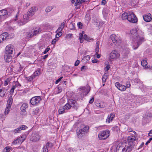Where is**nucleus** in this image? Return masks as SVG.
<instances>
[{
  "label": "nucleus",
  "mask_w": 152,
  "mask_h": 152,
  "mask_svg": "<svg viewBox=\"0 0 152 152\" xmlns=\"http://www.w3.org/2000/svg\"><path fill=\"white\" fill-rule=\"evenodd\" d=\"M132 35V48L136 50L139 46L144 41L143 37V32L138 28H134L130 31Z\"/></svg>",
  "instance_id": "obj_1"
},
{
  "label": "nucleus",
  "mask_w": 152,
  "mask_h": 152,
  "mask_svg": "<svg viewBox=\"0 0 152 152\" xmlns=\"http://www.w3.org/2000/svg\"><path fill=\"white\" fill-rule=\"evenodd\" d=\"M117 145L116 152H130L132 151V147L129 146L126 143L119 142Z\"/></svg>",
  "instance_id": "obj_2"
},
{
  "label": "nucleus",
  "mask_w": 152,
  "mask_h": 152,
  "mask_svg": "<svg viewBox=\"0 0 152 152\" xmlns=\"http://www.w3.org/2000/svg\"><path fill=\"white\" fill-rule=\"evenodd\" d=\"M34 8H31L30 9L27 14L23 15V19L18 22V24L20 26L26 23L29 20V18L34 14Z\"/></svg>",
  "instance_id": "obj_3"
},
{
  "label": "nucleus",
  "mask_w": 152,
  "mask_h": 152,
  "mask_svg": "<svg viewBox=\"0 0 152 152\" xmlns=\"http://www.w3.org/2000/svg\"><path fill=\"white\" fill-rule=\"evenodd\" d=\"M120 54L116 50H112L109 54V59L110 61L116 60L120 58Z\"/></svg>",
  "instance_id": "obj_4"
},
{
  "label": "nucleus",
  "mask_w": 152,
  "mask_h": 152,
  "mask_svg": "<svg viewBox=\"0 0 152 152\" xmlns=\"http://www.w3.org/2000/svg\"><path fill=\"white\" fill-rule=\"evenodd\" d=\"M110 133V131L108 129L100 132L98 135V138L100 140H105L109 137Z\"/></svg>",
  "instance_id": "obj_5"
},
{
  "label": "nucleus",
  "mask_w": 152,
  "mask_h": 152,
  "mask_svg": "<svg viewBox=\"0 0 152 152\" xmlns=\"http://www.w3.org/2000/svg\"><path fill=\"white\" fill-rule=\"evenodd\" d=\"M133 135L130 136L128 137V142L127 144L129 146H131L132 147L131 149L133 147L134 144V141L136 140V137L135 136L136 135V132L135 131L133 132V134H132Z\"/></svg>",
  "instance_id": "obj_6"
},
{
  "label": "nucleus",
  "mask_w": 152,
  "mask_h": 152,
  "mask_svg": "<svg viewBox=\"0 0 152 152\" xmlns=\"http://www.w3.org/2000/svg\"><path fill=\"white\" fill-rule=\"evenodd\" d=\"M81 127L82 129H80L77 131V135L78 137L81 136L83 133L87 132L89 131V127L88 126L82 125L81 126Z\"/></svg>",
  "instance_id": "obj_7"
},
{
  "label": "nucleus",
  "mask_w": 152,
  "mask_h": 152,
  "mask_svg": "<svg viewBox=\"0 0 152 152\" xmlns=\"http://www.w3.org/2000/svg\"><path fill=\"white\" fill-rule=\"evenodd\" d=\"M128 20L131 23H136L137 22V19L134 13L130 12H129V16H128Z\"/></svg>",
  "instance_id": "obj_8"
},
{
  "label": "nucleus",
  "mask_w": 152,
  "mask_h": 152,
  "mask_svg": "<svg viewBox=\"0 0 152 152\" xmlns=\"http://www.w3.org/2000/svg\"><path fill=\"white\" fill-rule=\"evenodd\" d=\"M8 16V13L7 10L3 9L0 10V22L6 19Z\"/></svg>",
  "instance_id": "obj_9"
},
{
  "label": "nucleus",
  "mask_w": 152,
  "mask_h": 152,
  "mask_svg": "<svg viewBox=\"0 0 152 152\" xmlns=\"http://www.w3.org/2000/svg\"><path fill=\"white\" fill-rule=\"evenodd\" d=\"M110 37L112 42L115 45H118L121 42L120 38L115 34H112Z\"/></svg>",
  "instance_id": "obj_10"
},
{
  "label": "nucleus",
  "mask_w": 152,
  "mask_h": 152,
  "mask_svg": "<svg viewBox=\"0 0 152 152\" xmlns=\"http://www.w3.org/2000/svg\"><path fill=\"white\" fill-rule=\"evenodd\" d=\"M40 137V136L38 133L34 132L32 134L31 136L30 137V140L33 142H36L39 140Z\"/></svg>",
  "instance_id": "obj_11"
},
{
  "label": "nucleus",
  "mask_w": 152,
  "mask_h": 152,
  "mask_svg": "<svg viewBox=\"0 0 152 152\" xmlns=\"http://www.w3.org/2000/svg\"><path fill=\"white\" fill-rule=\"evenodd\" d=\"M41 100V98L40 96H34L31 99L30 103L33 105H36L39 103Z\"/></svg>",
  "instance_id": "obj_12"
},
{
  "label": "nucleus",
  "mask_w": 152,
  "mask_h": 152,
  "mask_svg": "<svg viewBox=\"0 0 152 152\" xmlns=\"http://www.w3.org/2000/svg\"><path fill=\"white\" fill-rule=\"evenodd\" d=\"M25 138L26 137L24 136L19 137L14 140L12 143L14 145L20 144L24 141Z\"/></svg>",
  "instance_id": "obj_13"
},
{
  "label": "nucleus",
  "mask_w": 152,
  "mask_h": 152,
  "mask_svg": "<svg viewBox=\"0 0 152 152\" xmlns=\"http://www.w3.org/2000/svg\"><path fill=\"white\" fill-rule=\"evenodd\" d=\"M14 50V47L12 45H9L6 47V52L5 53L12 54Z\"/></svg>",
  "instance_id": "obj_14"
},
{
  "label": "nucleus",
  "mask_w": 152,
  "mask_h": 152,
  "mask_svg": "<svg viewBox=\"0 0 152 152\" xmlns=\"http://www.w3.org/2000/svg\"><path fill=\"white\" fill-rule=\"evenodd\" d=\"M79 89L80 91H81L83 94H87L90 90V88L88 86L85 87H80Z\"/></svg>",
  "instance_id": "obj_15"
},
{
  "label": "nucleus",
  "mask_w": 152,
  "mask_h": 152,
  "mask_svg": "<svg viewBox=\"0 0 152 152\" xmlns=\"http://www.w3.org/2000/svg\"><path fill=\"white\" fill-rule=\"evenodd\" d=\"M115 86L118 90L121 91H125L126 89L125 86L120 84L118 82L115 83Z\"/></svg>",
  "instance_id": "obj_16"
},
{
  "label": "nucleus",
  "mask_w": 152,
  "mask_h": 152,
  "mask_svg": "<svg viewBox=\"0 0 152 152\" xmlns=\"http://www.w3.org/2000/svg\"><path fill=\"white\" fill-rule=\"evenodd\" d=\"M41 31V30L40 28H39L35 30L33 32H31V33H29L28 34V36L30 37H31L33 36H35L39 34Z\"/></svg>",
  "instance_id": "obj_17"
},
{
  "label": "nucleus",
  "mask_w": 152,
  "mask_h": 152,
  "mask_svg": "<svg viewBox=\"0 0 152 152\" xmlns=\"http://www.w3.org/2000/svg\"><path fill=\"white\" fill-rule=\"evenodd\" d=\"M115 115L114 113H111L109 115L106 120V122L108 123H109L113 121V119L115 117Z\"/></svg>",
  "instance_id": "obj_18"
},
{
  "label": "nucleus",
  "mask_w": 152,
  "mask_h": 152,
  "mask_svg": "<svg viewBox=\"0 0 152 152\" xmlns=\"http://www.w3.org/2000/svg\"><path fill=\"white\" fill-rule=\"evenodd\" d=\"M4 60L6 62H10L12 59V56L11 54L5 53L4 55Z\"/></svg>",
  "instance_id": "obj_19"
},
{
  "label": "nucleus",
  "mask_w": 152,
  "mask_h": 152,
  "mask_svg": "<svg viewBox=\"0 0 152 152\" xmlns=\"http://www.w3.org/2000/svg\"><path fill=\"white\" fill-rule=\"evenodd\" d=\"M143 18L145 21L149 22L151 21L152 20L151 15L149 13L147 15H144L143 16Z\"/></svg>",
  "instance_id": "obj_20"
},
{
  "label": "nucleus",
  "mask_w": 152,
  "mask_h": 152,
  "mask_svg": "<svg viewBox=\"0 0 152 152\" xmlns=\"http://www.w3.org/2000/svg\"><path fill=\"white\" fill-rule=\"evenodd\" d=\"M8 34L7 32H4L0 34V38L3 41L5 40L8 36Z\"/></svg>",
  "instance_id": "obj_21"
},
{
  "label": "nucleus",
  "mask_w": 152,
  "mask_h": 152,
  "mask_svg": "<svg viewBox=\"0 0 152 152\" xmlns=\"http://www.w3.org/2000/svg\"><path fill=\"white\" fill-rule=\"evenodd\" d=\"M84 32L82 31L81 33L79 34V39L80 40V42L81 43H83V42L84 37Z\"/></svg>",
  "instance_id": "obj_22"
},
{
  "label": "nucleus",
  "mask_w": 152,
  "mask_h": 152,
  "mask_svg": "<svg viewBox=\"0 0 152 152\" xmlns=\"http://www.w3.org/2000/svg\"><path fill=\"white\" fill-rule=\"evenodd\" d=\"M129 16V12L128 13L126 12H124L122 15V19L123 20H126L127 19Z\"/></svg>",
  "instance_id": "obj_23"
},
{
  "label": "nucleus",
  "mask_w": 152,
  "mask_h": 152,
  "mask_svg": "<svg viewBox=\"0 0 152 152\" xmlns=\"http://www.w3.org/2000/svg\"><path fill=\"white\" fill-rule=\"evenodd\" d=\"M58 114H61L66 112L63 107H60L58 110Z\"/></svg>",
  "instance_id": "obj_24"
},
{
  "label": "nucleus",
  "mask_w": 152,
  "mask_h": 152,
  "mask_svg": "<svg viewBox=\"0 0 152 152\" xmlns=\"http://www.w3.org/2000/svg\"><path fill=\"white\" fill-rule=\"evenodd\" d=\"M148 63L146 60H143L141 62V64L142 66L145 68H148V67L147 65Z\"/></svg>",
  "instance_id": "obj_25"
},
{
  "label": "nucleus",
  "mask_w": 152,
  "mask_h": 152,
  "mask_svg": "<svg viewBox=\"0 0 152 152\" xmlns=\"http://www.w3.org/2000/svg\"><path fill=\"white\" fill-rule=\"evenodd\" d=\"M28 107V105L26 103L23 104L20 107V109L23 111H25L26 109Z\"/></svg>",
  "instance_id": "obj_26"
},
{
  "label": "nucleus",
  "mask_w": 152,
  "mask_h": 152,
  "mask_svg": "<svg viewBox=\"0 0 152 152\" xmlns=\"http://www.w3.org/2000/svg\"><path fill=\"white\" fill-rule=\"evenodd\" d=\"M68 103L70 104L71 107H74L76 102L73 99H69L68 101Z\"/></svg>",
  "instance_id": "obj_27"
},
{
  "label": "nucleus",
  "mask_w": 152,
  "mask_h": 152,
  "mask_svg": "<svg viewBox=\"0 0 152 152\" xmlns=\"http://www.w3.org/2000/svg\"><path fill=\"white\" fill-rule=\"evenodd\" d=\"M87 0H76V1L75 3V5L77 6L81 4L86 1Z\"/></svg>",
  "instance_id": "obj_28"
},
{
  "label": "nucleus",
  "mask_w": 152,
  "mask_h": 152,
  "mask_svg": "<svg viewBox=\"0 0 152 152\" xmlns=\"http://www.w3.org/2000/svg\"><path fill=\"white\" fill-rule=\"evenodd\" d=\"M12 102V96H11L8 100L7 105L11 106Z\"/></svg>",
  "instance_id": "obj_29"
},
{
  "label": "nucleus",
  "mask_w": 152,
  "mask_h": 152,
  "mask_svg": "<svg viewBox=\"0 0 152 152\" xmlns=\"http://www.w3.org/2000/svg\"><path fill=\"white\" fill-rule=\"evenodd\" d=\"M11 106L7 105V107L5 108L4 111V114L5 115L7 114L9 111H10Z\"/></svg>",
  "instance_id": "obj_30"
},
{
  "label": "nucleus",
  "mask_w": 152,
  "mask_h": 152,
  "mask_svg": "<svg viewBox=\"0 0 152 152\" xmlns=\"http://www.w3.org/2000/svg\"><path fill=\"white\" fill-rule=\"evenodd\" d=\"M12 150L11 148L9 146L6 147L4 149L3 152H10Z\"/></svg>",
  "instance_id": "obj_31"
},
{
  "label": "nucleus",
  "mask_w": 152,
  "mask_h": 152,
  "mask_svg": "<svg viewBox=\"0 0 152 152\" xmlns=\"http://www.w3.org/2000/svg\"><path fill=\"white\" fill-rule=\"evenodd\" d=\"M63 107L66 111V110L70 109L71 107L70 104L68 103H66Z\"/></svg>",
  "instance_id": "obj_32"
},
{
  "label": "nucleus",
  "mask_w": 152,
  "mask_h": 152,
  "mask_svg": "<svg viewBox=\"0 0 152 152\" xmlns=\"http://www.w3.org/2000/svg\"><path fill=\"white\" fill-rule=\"evenodd\" d=\"M39 111V109L38 108H36L32 112V113L34 115H36L38 114Z\"/></svg>",
  "instance_id": "obj_33"
},
{
  "label": "nucleus",
  "mask_w": 152,
  "mask_h": 152,
  "mask_svg": "<svg viewBox=\"0 0 152 152\" xmlns=\"http://www.w3.org/2000/svg\"><path fill=\"white\" fill-rule=\"evenodd\" d=\"M108 77V75L106 74V73H105L104 75L103 76L102 78V81L103 83H104L106 81V80Z\"/></svg>",
  "instance_id": "obj_34"
},
{
  "label": "nucleus",
  "mask_w": 152,
  "mask_h": 152,
  "mask_svg": "<svg viewBox=\"0 0 152 152\" xmlns=\"http://www.w3.org/2000/svg\"><path fill=\"white\" fill-rule=\"evenodd\" d=\"M96 53H97L99 51V42L97 41L96 43Z\"/></svg>",
  "instance_id": "obj_35"
},
{
  "label": "nucleus",
  "mask_w": 152,
  "mask_h": 152,
  "mask_svg": "<svg viewBox=\"0 0 152 152\" xmlns=\"http://www.w3.org/2000/svg\"><path fill=\"white\" fill-rule=\"evenodd\" d=\"M84 39L89 42L93 40L92 38L88 37L87 35L85 34L84 35Z\"/></svg>",
  "instance_id": "obj_36"
},
{
  "label": "nucleus",
  "mask_w": 152,
  "mask_h": 152,
  "mask_svg": "<svg viewBox=\"0 0 152 152\" xmlns=\"http://www.w3.org/2000/svg\"><path fill=\"white\" fill-rule=\"evenodd\" d=\"M40 74V71L39 70H37L34 72L32 75H33V76L35 78V77L39 76Z\"/></svg>",
  "instance_id": "obj_37"
},
{
  "label": "nucleus",
  "mask_w": 152,
  "mask_h": 152,
  "mask_svg": "<svg viewBox=\"0 0 152 152\" xmlns=\"http://www.w3.org/2000/svg\"><path fill=\"white\" fill-rule=\"evenodd\" d=\"M26 78L28 81L31 82V81L34 78V77L33 75H32L30 76L26 77Z\"/></svg>",
  "instance_id": "obj_38"
},
{
  "label": "nucleus",
  "mask_w": 152,
  "mask_h": 152,
  "mask_svg": "<svg viewBox=\"0 0 152 152\" xmlns=\"http://www.w3.org/2000/svg\"><path fill=\"white\" fill-rule=\"evenodd\" d=\"M5 92L4 90L0 89V96L3 97L5 94Z\"/></svg>",
  "instance_id": "obj_39"
},
{
  "label": "nucleus",
  "mask_w": 152,
  "mask_h": 152,
  "mask_svg": "<svg viewBox=\"0 0 152 152\" xmlns=\"http://www.w3.org/2000/svg\"><path fill=\"white\" fill-rule=\"evenodd\" d=\"M53 9L52 7L49 6L48 7L45 9V11L46 12H50Z\"/></svg>",
  "instance_id": "obj_40"
},
{
  "label": "nucleus",
  "mask_w": 152,
  "mask_h": 152,
  "mask_svg": "<svg viewBox=\"0 0 152 152\" xmlns=\"http://www.w3.org/2000/svg\"><path fill=\"white\" fill-rule=\"evenodd\" d=\"M20 86V85L19 83L18 82L16 81L13 83L12 87H14V88H15L16 87H18Z\"/></svg>",
  "instance_id": "obj_41"
},
{
  "label": "nucleus",
  "mask_w": 152,
  "mask_h": 152,
  "mask_svg": "<svg viewBox=\"0 0 152 152\" xmlns=\"http://www.w3.org/2000/svg\"><path fill=\"white\" fill-rule=\"evenodd\" d=\"M110 68V66L108 63L106 65V66L104 68V70L106 71H107Z\"/></svg>",
  "instance_id": "obj_42"
},
{
  "label": "nucleus",
  "mask_w": 152,
  "mask_h": 152,
  "mask_svg": "<svg viewBox=\"0 0 152 152\" xmlns=\"http://www.w3.org/2000/svg\"><path fill=\"white\" fill-rule=\"evenodd\" d=\"M56 38H58L61 37L62 34V32H56Z\"/></svg>",
  "instance_id": "obj_43"
},
{
  "label": "nucleus",
  "mask_w": 152,
  "mask_h": 152,
  "mask_svg": "<svg viewBox=\"0 0 152 152\" xmlns=\"http://www.w3.org/2000/svg\"><path fill=\"white\" fill-rule=\"evenodd\" d=\"M21 130H22L21 129L20 127L19 126V127L17 129H15L13 131V132L15 133H19Z\"/></svg>",
  "instance_id": "obj_44"
},
{
  "label": "nucleus",
  "mask_w": 152,
  "mask_h": 152,
  "mask_svg": "<svg viewBox=\"0 0 152 152\" xmlns=\"http://www.w3.org/2000/svg\"><path fill=\"white\" fill-rule=\"evenodd\" d=\"M10 80L11 79L10 78H8L4 82V85L5 86L7 85L9 82L10 81Z\"/></svg>",
  "instance_id": "obj_45"
},
{
  "label": "nucleus",
  "mask_w": 152,
  "mask_h": 152,
  "mask_svg": "<svg viewBox=\"0 0 152 152\" xmlns=\"http://www.w3.org/2000/svg\"><path fill=\"white\" fill-rule=\"evenodd\" d=\"M77 26L80 29H82L83 27L82 23L80 22H78L77 23Z\"/></svg>",
  "instance_id": "obj_46"
},
{
  "label": "nucleus",
  "mask_w": 152,
  "mask_h": 152,
  "mask_svg": "<svg viewBox=\"0 0 152 152\" xmlns=\"http://www.w3.org/2000/svg\"><path fill=\"white\" fill-rule=\"evenodd\" d=\"M112 129L117 132H118L119 130V128L118 126L113 127L112 128Z\"/></svg>",
  "instance_id": "obj_47"
},
{
  "label": "nucleus",
  "mask_w": 152,
  "mask_h": 152,
  "mask_svg": "<svg viewBox=\"0 0 152 152\" xmlns=\"http://www.w3.org/2000/svg\"><path fill=\"white\" fill-rule=\"evenodd\" d=\"M20 127L21 128V129L22 130H25L27 128V126L24 125H22L20 126Z\"/></svg>",
  "instance_id": "obj_48"
},
{
  "label": "nucleus",
  "mask_w": 152,
  "mask_h": 152,
  "mask_svg": "<svg viewBox=\"0 0 152 152\" xmlns=\"http://www.w3.org/2000/svg\"><path fill=\"white\" fill-rule=\"evenodd\" d=\"M43 152H48V150L47 146H45L43 148Z\"/></svg>",
  "instance_id": "obj_49"
},
{
  "label": "nucleus",
  "mask_w": 152,
  "mask_h": 152,
  "mask_svg": "<svg viewBox=\"0 0 152 152\" xmlns=\"http://www.w3.org/2000/svg\"><path fill=\"white\" fill-rule=\"evenodd\" d=\"M58 40V39H57L56 38L54 39L52 41L51 44L52 45H55L57 41Z\"/></svg>",
  "instance_id": "obj_50"
},
{
  "label": "nucleus",
  "mask_w": 152,
  "mask_h": 152,
  "mask_svg": "<svg viewBox=\"0 0 152 152\" xmlns=\"http://www.w3.org/2000/svg\"><path fill=\"white\" fill-rule=\"evenodd\" d=\"M72 36V34H67L65 37V38L66 39H68L70 38Z\"/></svg>",
  "instance_id": "obj_51"
},
{
  "label": "nucleus",
  "mask_w": 152,
  "mask_h": 152,
  "mask_svg": "<svg viewBox=\"0 0 152 152\" xmlns=\"http://www.w3.org/2000/svg\"><path fill=\"white\" fill-rule=\"evenodd\" d=\"M56 90L57 91V93H59L62 91V89L59 87H57L56 89Z\"/></svg>",
  "instance_id": "obj_52"
},
{
  "label": "nucleus",
  "mask_w": 152,
  "mask_h": 152,
  "mask_svg": "<svg viewBox=\"0 0 152 152\" xmlns=\"http://www.w3.org/2000/svg\"><path fill=\"white\" fill-rule=\"evenodd\" d=\"M96 106L99 107L100 108H102L104 107V105H103V104L102 103H99V104H96Z\"/></svg>",
  "instance_id": "obj_53"
},
{
  "label": "nucleus",
  "mask_w": 152,
  "mask_h": 152,
  "mask_svg": "<svg viewBox=\"0 0 152 152\" xmlns=\"http://www.w3.org/2000/svg\"><path fill=\"white\" fill-rule=\"evenodd\" d=\"M63 77H60L59 78H58V80H57L55 82V83L56 84H57L63 78Z\"/></svg>",
  "instance_id": "obj_54"
},
{
  "label": "nucleus",
  "mask_w": 152,
  "mask_h": 152,
  "mask_svg": "<svg viewBox=\"0 0 152 152\" xmlns=\"http://www.w3.org/2000/svg\"><path fill=\"white\" fill-rule=\"evenodd\" d=\"M50 48H47L45 50V51L43 52V53L44 54H45L47 52H48L50 50Z\"/></svg>",
  "instance_id": "obj_55"
},
{
  "label": "nucleus",
  "mask_w": 152,
  "mask_h": 152,
  "mask_svg": "<svg viewBox=\"0 0 152 152\" xmlns=\"http://www.w3.org/2000/svg\"><path fill=\"white\" fill-rule=\"evenodd\" d=\"M62 30V29L59 27L56 31V32H62L61 31Z\"/></svg>",
  "instance_id": "obj_56"
},
{
  "label": "nucleus",
  "mask_w": 152,
  "mask_h": 152,
  "mask_svg": "<svg viewBox=\"0 0 152 152\" xmlns=\"http://www.w3.org/2000/svg\"><path fill=\"white\" fill-rule=\"evenodd\" d=\"M15 88H14V87H12V88L10 91V94L11 95L12 94V93L14 92V90Z\"/></svg>",
  "instance_id": "obj_57"
},
{
  "label": "nucleus",
  "mask_w": 152,
  "mask_h": 152,
  "mask_svg": "<svg viewBox=\"0 0 152 152\" xmlns=\"http://www.w3.org/2000/svg\"><path fill=\"white\" fill-rule=\"evenodd\" d=\"M65 23L64 22H63L61 23L59 27L61 28L62 29H63Z\"/></svg>",
  "instance_id": "obj_58"
},
{
  "label": "nucleus",
  "mask_w": 152,
  "mask_h": 152,
  "mask_svg": "<svg viewBox=\"0 0 152 152\" xmlns=\"http://www.w3.org/2000/svg\"><path fill=\"white\" fill-rule=\"evenodd\" d=\"M99 61L97 59H94L92 61V62L93 63H98Z\"/></svg>",
  "instance_id": "obj_59"
},
{
  "label": "nucleus",
  "mask_w": 152,
  "mask_h": 152,
  "mask_svg": "<svg viewBox=\"0 0 152 152\" xmlns=\"http://www.w3.org/2000/svg\"><path fill=\"white\" fill-rule=\"evenodd\" d=\"M80 63V61L78 60H77L75 64V66H77Z\"/></svg>",
  "instance_id": "obj_60"
},
{
  "label": "nucleus",
  "mask_w": 152,
  "mask_h": 152,
  "mask_svg": "<svg viewBox=\"0 0 152 152\" xmlns=\"http://www.w3.org/2000/svg\"><path fill=\"white\" fill-rule=\"evenodd\" d=\"M86 69H87V67L86 66H83L81 68V70L82 71L83 70H86Z\"/></svg>",
  "instance_id": "obj_61"
},
{
  "label": "nucleus",
  "mask_w": 152,
  "mask_h": 152,
  "mask_svg": "<svg viewBox=\"0 0 152 152\" xmlns=\"http://www.w3.org/2000/svg\"><path fill=\"white\" fill-rule=\"evenodd\" d=\"M85 58L86 59V61H88L90 59V57L89 55H87L85 57Z\"/></svg>",
  "instance_id": "obj_62"
},
{
  "label": "nucleus",
  "mask_w": 152,
  "mask_h": 152,
  "mask_svg": "<svg viewBox=\"0 0 152 152\" xmlns=\"http://www.w3.org/2000/svg\"><path fill=\"white\" fill-rule=\"evenodd\" d=\"M152 140V137H151L149 138V140L147 141L145 143L146 145H147L148 143H149Z\"/></svg>",
  "instance_id": "obj_63"
},
{
  "label": "nucleus",
  "mask_w": 152,
  "mask_h": 152,
  "mask_svg": "<svg viewBox=\"0 0 152 152\" xmlns=\"http://www.w3.org/2000/svg\"><path fill=\"white\" fill-rule=\"evenodd\" d=\"M148 136L150 137H152V129L148 133Z\"/></svg>",
  "instance_id": "obj_64"
}]
</instances>
